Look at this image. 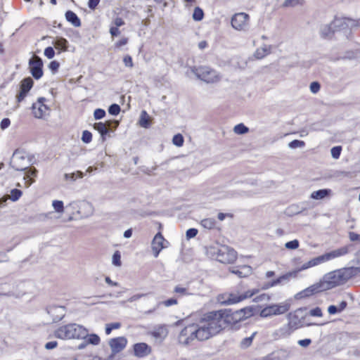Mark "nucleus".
I'll return each instance as SVG.
<instances>
[{"label": "nucleus", "mask_w": 360, "mask_h": 360, "mask_svg": "<svg viewBox=\"0 0 360 360\" xmlns=\"http://www.w3.org/2000/svg\"><path fill=\"white\" fill-rule=\"evenodd\" d=\"M300 0H285L282 6L287 7H294L300 4Z\"/></svg>", "instance_id": "603ef678"}, {"label": "nucleus", "mask_w": 360, "mask_h": 360, "mask_svg": "<svg viewBox=\"0 0 360 360\" xmlns=\"http://www.w3.org/2000/svg\"><path fill=\"white\" fill-rule=\"evenodd\" d=\"M178 302L176 298H170L162 302L165 307H169L172 305L177 304Z\"/></svg>", "instance_id": "052dcab7"}, {"label": "nucleus", "mask_w": 360, "mask_h": 360, "mask_svg": "<svg viewBox=\"0 0 360 360\" xmlns=\"http://www.w3.org/2000/svg\"><path fill=\"white\" fill-rule=\"evenodd\" d=\"M331 193L330 189L325 188L320 189L316 191H314L311 194V198L315 200H322L326 197L328 196Z\"/></svg>", "instance_id": "c85d7f7f"}, {"label": "nucleus", "mask_w": 360, "mask_h": 360, "mask_svg": "<svg viewBox=\"0 0 360 360\" xmlns=\"http://www.w3.org/2000/svg\"><path fill=\"white\" fill-rule=\"evenodd\" d=\"M29 68L32 77L39 79L43 76V61L40 57L34 55L29 60Z\"/></svg>", "instance_id": "1a4fd4ad"}, {"label": "nucleus", "mask_w": 360, "mask_h": 360, "mask_svg": "<svg viewBox=\"0 0 360 360\" xmlns=\"http://www.w3.org/2000/svg\"><path fill=\"white\" fill-rule=\"evenodd\" d=\"M249 129L243 124H238L236 125L233 128V131L237 134H244L248 132Z\"/></svg>", "instance_id": "e433bc0d"}, {"label": "nucleus", "mask_w": 360, "mask_h": 360, "mask_svg": "<svg viewBox=\"0 0 360 360\" xmlns=\"http://www.w3.org/2000/svg\"><path fill=\"white\" fill-rule=\"evenodd\" d=\"M52 206L56 212L63 213L64 212L63 202L61 200H53Z\"/></svg>", "instance_id": "58836bf2"}, {"label": "nucleus", "mask_w": 360, "mask_h": 360, "mask_svg": "<svg viewBox=\"0 0 360 360\" xmlns=\"http://www.w3.org/2000/svg\"><path fill=\"white\" fill-rule=\"evenodd\" d=\"M198 230L196 229H189L186 231V236L187 239H191L194 238L198 234Z\"/></svg>", "instance_id": "6e6d98bb"}, {"label": "nucleus", "mask_w": 360, "mask_h": 360, "mask_svg": "<svg viewBox=\"0 0 360 360\" xmlns=\"http://www.w3.org/2000/svg\"><path fill=\"white\" fill-rule=\"evenodd\" d=\"M200 224L205 229H212L216 225V220L214 218H206L200 221Z\"/></svg>", "instance_id": "2f4dec72"}, {"label": "nucleus", "mask_w": 360, "mask_h": 360, "mask_svg": "<svg viewBox=\"0 0 360 360\" xmlns=\"http://www.w3.org/2000/svg\"><path fill=\"white\" fill-rule=\"evenodd\" d=\"M165 238L160 233H158L152 241V250L155 257H158L160 251L165 247Z\"/></svg>", "instance_id": "aec40b11"}, {"label": "nucleus", "mask_w": 360, "mask_h": 360, "mask_svg": "<svg viewBox=\"0 0 360 360\" xmlns=\"http://www.w3.org/2000/svg\"><path fill=\"white\" fill-rule=\"evenodd\" d=\"M56 53L52 46H48L44 51V55L49 59L52 58Z\"/></svg>", "instance_id": "5fc2aeb1"}, {"label": "nucleus", "mask_w": 360, "mask_h": 360, "mask_svg": "<svg viewBox=\"0 0 360 360\" xmlns=\"http://www.w3.org/2000/svg\"><path fill=\"white\" fill-rule=\"evenodd\" d=\"M321 88V85L318 82H313L310 84V90L312 93L316 94Z\"/></svg>", "instance_id": "bf43d9fd"}, {"label": "nucleus", "mask_w": 360, "mask_h": 360, "mask_svg": "<svg viewBox=\"0 0 360 360\" xmlns=\"http://www.w3.org/2000/svg\"><path fill=\"white\" fill-rule=\"evenodd\" d=\"M151 118L146 110H142L140 115L139 124L141 127L148 129L150 126Z\"/></svg>", "instance_id": "bb28decb"}, {"label": "nucleus", "mask_w": 360, "mask_h": 360, "mask_svg": "<svg viewBox=\"0 0 360 360\" xmlns=\"http://www.w3.org/2000/svg\"><path fill=\"white\" fill-rule=\"evenodd\" d=\"M33 79L31 77L23 79L20 85V92L17 94L16 98L18 102H21L27 96V94L33 86Z\"/></svg>", "instance_id": "2eb2a0df"}, {"label": "nucleus", "mask_w": 360, "mask_h": 360, "mask_svg": "<svg viewBox=\"0 0 360 360\" xmlns=\"http://www.w3.org/2000/svg\"><path fill=\"white\" fill-rule=\"evenodd\" d=\"M252 269L250 266H243L238 269H233L231 272L238 275L240 278L246 277L251 274Z\"/></svg>", "instance_id": "c756f323"}, {"label": "nucleus", "mask_w": 360, "mask_h": 360, "mask_svg": "<svg viewBox=\"0 0 360 360\" xmlns=\"http://www.w3.org/2000/svg\"><path fill=\"white\" fill-rule=\"evenodd\" d=\"M151 352V348L146 343L140 342L134 345V353L137 357L142 358Z\"/></svg>", "instance_id": "4be33fe9"}, {"label": "nucleus", "mask_w": 360, "mask_h": 360, "mask_svg": "<svg viewBox=\"0 0 360 360\" xmlns=\"http://www.w3.org/2000/svg\"><path fill=\"white\" fill-rule=\"evenodd\" d=\"M348 248L347 246L342 247L340 248L334 250L330 252L323 255L324 261H328L332 259L343 256L348 253Z\"/></svg>", "instance_id": "5701e85b"}, {"label": "nucleus", "mask_w": 360, "mask_h": 360, "mask_svg": "<svg viewBox=\"0 0 360 360\" xmlns=\"http://www.w3.org/2000/svg\"><path fill=\"white\" fill-rule=\"evenodd\" d=\"M59 66H60V64L58 62L56 61V60H53V61H51L49 64V68L53 71V72H56L58 70V69L59 68Z\"/></svg>", "instance_id": "0e129e2a"}, {"label": "nucleus", "mask_w": 360, "mask_h": 360, "mask_svg": "<svg viewBox=\"0 0 360 360\" xmlns=\"http://www.w3.org/2000/svg\"><path fill=\"white\" fill-rule=\"evenodd\" d=\"M239 311H242V316L245 319L252 316L253 314V310L252 307H245L243 309H240Z\"/></svg>", "instance_id": "3c124183"}, {"label": "nucleus", "mask_w": 360, "mask_h": 360, "mask_svg": "<svg viewBox=\"0 0 360 360\" xmlns=\"http://www.w3.org/2000/svg\"><path fill=\"white\" fill-rule=\"evenodd\" d=\"M204 17V12L200 7H195L193 13V18L195 21L201 20Z\"/></svg>", "instance_id": "c9c22d12"}, {"label": "nucleus", "mask_w": 360, "mask_h": 360, "mask_svg": "<svg viewBox=\"0 0 360 360\" xmlns=\"http://www.w3.org/2000/svg\"><path fill=\"white\" fill-rule=\"evenodd\" d=\"M123 62L125 66L130 68L133 67V62L131 56H126L123 59Z\"/></svg>", "instance_id": "680f3d73"}, {"label": "nucleus", "mask_w": 360, "mask_h": 360, "mask_svg": "<svg viewBox=\"0 0 360 360\" xmlns=\"http://www.w3.org/2000/svg\"><path fill=\"white\" fill-rule=\"evenodd\" d=\"M300 271H301L299 270V268H297L292 271L288 272V273L278 277V278L272 281L271 283H268L264 288H269L270 287H273V286L277 285L278 284H281L283 282H287L289 281V278L290 277L296 278L297 276V274Z\"/></svg>", "instance_id": "412c9836"}, {"label": "nucleus", "mask_w": 360, "mask_h": 360, "mask_svg": "<svg viewBox=\"0 0 360 360\" xmlns=\"http://www.w3.org/2000/svg\"><path fill=\"white\" fill-rule=\"evenodd\" d=\"M91 133L87 130L84 131L82 136V141L85 143H89L91 141Z\"/></svg>", "instance_id": "de8ad7c7"}, {"label": "nucleus", "mask_w": 360, "mask_h": 360, "mask_svg": "<svg viewBox=\"0 0 360 360\" xmlns=\"http://www.w3.org/2000/svg\"><path fill=\"white\" fill-rule=\"evenodd\" d=\"M66 20L75 27H79L81 25L80 19L72 11H68L65 13Z\"/></svg>", "instance_id": "cd10ccee"}, {"label": "nucleus", "mask_w": 360, "mask_h": 360, "mask_svg": "<svg viewBox=\"0 0 360 360\" xmlns=\"http://www.w3.org/2000/svg\"><path fill=\"white\" fill-rule=\"evenodd\" d=\"M174 292L179 294V296L191 295V293L188 292L187 288L182 287L179 285L175 286L174 289Z\"/></svg>", "instance_id": "ea45409f"}, {"label": "nucleus", "mask_w": 360, "mask_h": 360, "mask_svg": "<svg viewBox=\"0 0 360 360\" xmlns=\"http://www.w3.org/2000/svg\"><path fill=\"white\" fill-rule=\"evenodd\" d=\"M245 320L242 311H213L205 314L197 322L185 326L179 333L178 342L184 346L195 345L219 333L226 323L235 324Z\"/></svg>", "instance_id": "f257e3e1"}, {"label": "nucleus", "mask_w": 360, "mask_h": 360, "mask_svg": "<svg viewBox=\"0 0 360 360\" xmlns=\"http://www.w3.org/2000/svg\"><path fill=\"white\" fill-rule=\"evenodd\" d=\"M249 15L245 13L235 14L231 18V25L236 30H245L248 27Z\"/></svg>", "instance_id": "ddd939ff"}, {"label": "nucleus", "mask_w": 360, "mask_h": 360, "mask_svg": "<svg viewBox=\"0 0 360 360\" xmlns=\"http://www.w3.org/2000/svg\"><path fill=\"white\" fill-rule=\"evenodd\" d=\"M184 137L181 134H178L173 136L172 143L174 145L180 147L184 144Z\"/></svg>", "instance_id": "79ce46f5"}, {"label": "nucleus", "mask_w": 360, "mask_h": 360, "mask_svg": "<svg viewBox=\"0 0 360 360\" xmlns=\"http://www.w3.org/2000/svg\"><path fill=\"white\" fill-rule=\"evenodd\" d=\"M25 171H26V174L24 176V180L25 181V187L27 188L34 182V180L30 179V177L36 176L38 172L34 167H30V168L28 167L27 169Z\"/></svg>", "instance_id": "393cba45"}, {"label": "nucleus", "mask_w": 360, "mask_h": 360, "mask_svg": "<svg viewBox=\"0 0 360 360\" xmlns=\"http://www.w3.org/2000/svg\"><path fill=\"white\" fill-rule=\"evenodd\" d=\"M47 313L52 317L53 322L60 321L65 315L66 310L63 306L52 305L46 308Z\"/></svg>", "instance_id": "f3484780"}, {"label": "nucleus", "mask_w": 360, "mask_h": 360, "mask_svg": "<svg viewBox=\"0 0 360 360\" xmlns=\"http://www.w3.org/2000/svg\"><path fill=\"white\" fill-rule=\"evenodd\" d=\"M54 336L61 340L86 339L88 329L79 324L68 323L57 328Z\"/></svg>", "instance_id": "20e7f679"}, {"label": "nucleus", "mask_w": 360, "mask_h": 360, "mask_svg": "<svg viewBox=\"0 0 360 360\" xmlns=\"http://www.w3.org/2000/svg\"><path fill=\"white\" fill-rule=\"evenodd\" d=\"M105 115V111L101 108H98L94 110V116L96 120H101Z\"/></svg>", "instance_id": "864d4df0"}, {"label": "nucleus", "mask_w": 360, "mask_h": 360, "mask_svg": "<svg viewBox=\"0 0 360 360\" xmlns=\"http://www.w3.org/2000/svg\"><path fill=\"white\" fill-rule=\"evenodd\" d=\"M290 305L288 304H271L264 308L261 312L262 317H268L272 315H280L289 310Z\"/></svg>", "instance_id": "f8f14e48"}, {"label": "nucleus", "mask_w": 360, "mask_h": 360, "mask_svg": "<svg viewBox=\"0 0 360 360\" xmlns=\"http://www.w3.org/2000/svg\"><path fill=\"white\" fill-rule=\"evenodd\" d=\"M11 124V121L8 118H4L1 120L0 126L1 129H6Z\"/></svg>", "instance_id": "69168bd1"}, {"label": "nucleus", "mask_w": 360, "mask_h": 360, "mask_svg": "<svg viewBox=\"0 0 360 360\" xmlns=\"http://www.w3.org/2000/svg\"><path fill=\"white\" fill-rule=\"evenodd\" d=\"M119 125V122L117 120H108L106 122H96L94 124V128L98 131L103 141L105 140V136L110 131H113Z\"/></svg>", "instance_id": "9d476101"}, {"label": "nucleus", "mask_w": 360, "mask_h": 360, "mask_svg": "<svg viewBox=\"0 0 360 360\" xmlns=\"http://www.w3.org/2000/svg\"><path fill=\"white\" fill-rule=\"evenodd\" d=\"M357 26V22L349 18L335 16L327 24H322L319 27V34L324 39H335L343 43L353 41L354 37L352 27Z\"/></svg>", "instance_id": "f03ea898"}, {"label": "nucleus", "mask_w": 360, "mask_h": 360, "mask_svg": "<svg viewBox=\"0 0 360 360\" xmlns=\"http://www.w3.org/2000/svg\"><path fill=\"white\" fill-rule=\"evenodd\" d=\"M309 314L312 316L321 317L323 316L321 309L320 307H316L309 311Z\"/></svg>", "instance_id": "4d7b16f0"}, {"label": "nucleus", "mask_w": 360, "mask_h": 360, "mask_svg": "<svg viewBox=\"0 0 360 360\" xmlns=\"http://www.w3.org/2000/svg\"><path fill=\"white\" fill-rule=\"evenodd\" d=\"M343 58L347 59H354V58H360V51L356 52H348L347 55L342 57Z\"/></svg>", "instance_id": "13d9d810"}, {"label": "nucleus", "mask_w": 360, "mask_h": 360, "mask_svg": "<svg viewBox=\"0 0 360 360\" xmlns=\"http://www.w3.org/2000/svg\"><path fill=\"white\" fill-rule=\"evenodd\" d=\"M349 237L351 241L360 240V235L354 232H349Z\"/></svg>", "instance_id": "774afa93"}, {"label": "nucleus", "mask_w": 360, "mask_h": 360, "mask_svg": "<svg viewBox=\"0 0 360 360\" xmlns=\"http://www.w3.org/2000/svg\"><path fill=\"white\" fill-rule=\"evenodd\" d=\"M256 334L257 332H254L251 336L243 338L240 343V348L247 349L249 347L252 345V340Z\"/></svg>", "instance_id": "473e14b6"}, {"label": "nucleus", "mask_w": 360, "mask_h": 360, "mask_svg": "<svg viewBox=\"0 0 360 360\" xmlns=\"http://www.w3.org/2000/svg\"><path fill=\"white\" fill-rule=\"evenodd\" d=\"M86 341L87 344L93 345H99V343L101 342L100 337L95 333H91V334L88 333V336L86 338Z\"/></svg>", "instance_id": "72a5a7b5"}, {"label": "nucleus", "mask_w": 360, "mask_h": 360, "mask_svg": "<svg viewBox=\"0 0 360 360\" xmlns=\"http://www.w3.org/2000/svg\"><path fill=\"white\" fill-rule=\"evenodd\" d=\"M108 344L112 350V353L115 354L120 352L126 347L127 340L124 337H117L110 339Z\"/></svg>", "instance_id": "dca6fc26"}, {"label": "nucleus", "mask_w": 360, "mask_h": 360, "mask_svg": "<svg viewBox=\"0 0 360 360\" xmlns=\"http://www.w3.org/2000/svg\"><path fill=\"white\" fill-rule=\"evenodd\" d=\"M30 162L25 153L17 149L14 151L11 158L10 165L17 171H25L28 168Z\"/></svg>", "instance_id": "6e6552de"}, {"label": "nucleus", "mask_w": 360, "mask_h": 360, "mask_svg": "<svg viewBox=\"0 0 360 360\" xmlns=\"http://www.w3.org/2000/svg\"><path fill=\"white\" fill-rule=\"evenodd\" d=\"M11 196L9 197V198L13 200V201H16L18 200L20 196L22 195V191L20 190H18L17 188H14L13 190H11Z\"/></svg>", "instance_id": "37998d69"}, {"label": "nucleus", "mask_w": 360, "mask_h": 360, "mask_svg": "<svg viewBox=\"0 0 360 360\" xmlns=\"http://www.w3.org/2000/svg\"><path fill=\"white\" fill-rule=\"evenodd\" d=\"M324 262L325 261H324L323 255H321V256L316 257L315 258H313L311 260H309V262H307V264L309 265V267L311 268V267L315 266L319 264H321Z\"/></svg>", "instance_id": "4c0bfd02"}, {"label": "nucleus", "mask_w": 360, "mask_h": 360, "mask_svg": "<svg viewBox=\"0 0 360 360\" xmlns=\"http://www.w3.org/2000/svg\"><path fill=\"white\" fill-rule=\"evenodd\" d=\"M210 250L211 253L215 255V259L221 263H232L237 257L236 252L227 246L212 247Z\"/></svg>", "instance_id": "0eeeda50"}, {"label": "nucleus", "mask_w": 360, "mask_h": 360, "mask_svg": "<svg viewBox=\"0 0 360 360\" xmlns=\"http://www.w3.org/2000/svg\"><path fill=\"white\" fill-rule=\"evenodd\" d=\"M120 107L117 104H112L108 108V112L112 115H117L120 112Z\"/></svg>", "instance_id": "c03bdc74"}, {"label": "nucleus", "mask_w": 360, "mask_h": 360, "mask_svg": "<svg viewBox=\"0 0 360 360\" xmlns=\"http://www.w3.org/2000/svg\"><path fill=\"white\" fill-rule=\"evenodd\" d=\"M259 292L257 289L249 290L243 293H225V297H227L229 300L226 301V305L236 304L240 302L247 298H250L252 297L254 295L257 294Z\"/></svg>", "instance_id": "9b49d317"}, {"label": "nucleus", "mask_w": 360, "mask_h": 360, "mask_svg": "<svg viewBox=\"0 0 360 360\" xmlns=\"http://www.w3.org/2000/svg\"><path fill=\"white\" fill-rule=\"evenodd\" d=\"M297 343L301 347H307L311 343V339H304L299 340Z\"/></svg>", "instance_id": "e2e57ef3"}, {"label": "nucleus", "mask_w": 360, "mask_h": 360, "mask_svg": "<svg viewBox=\"0 0 360 360\" xmlns=\"http://www.w3.org/2000/svg\"><path fill=\"white\" fill-rule=\"evenodd\" d=\"M299 244H300L299 241L295 239V240L287 242L285 244V248L289 249V250H295V249L298 248Z\"/></svg>", "instance_id": "8fccbe9b"}, {"label": "nucleus", "mask_w": 360, "mask_h": 360, "mask_svg": "<svg viewBox=\"0 0 360 360\" xmlns=\"http://www.w3.org/2000/svg\"><path fill=\"white\" fill-rule=\"evenodd\" d=\"M84 176V174L81 171H77L76 172L70 174H65L64 177L65 180L75 181L77 179H82Z\"/></svg>", "instance_id": "f704fd0d"}, {"label": "nucleus", "mask_w": 360, "mask_h": 360, "mask_svg": "<svg viewBox=\"0 0 360 360\" xmlns=\"http://www.w3.org/2000/svg\"><path fill=\"white\" fill-rule=\"evenodd\" d=\"M58 345V342L56 341H51L46 343L45 348L48 350L53 349L56 348Z\"/></svg>", "instance_id": "338daca9"}, {"label": "nucleus", "mask_w": 360, "mask_h": 360, "mask_svg": "<svg viewBox=\"0 0 360 360\" xmlns=\"http://www.w3.org/2000/svg\"><path fill=\"white\" fill-rule=\"evenodd\" d=\"M44 98H39L37 103L32 105V112L37 118H41L49 110V108L44 103Z\"/></svg>", "instance_id": "a211bd4d"}, {"label": "nucleus", "mask_w": 360, "mask_h": 360, "mask_svg": "<svg viewBox=\"0 0 360 360\" xmlns=\"http://www.w3.org/2000/svg\"><path fill=\"white\" fill-rule=\"evenodd\" d=\"M302 312V309H298L297 310H296L295 311L294 314H292V313H290L288 314V318H289V322L288 323H291V322H294L295 323V326H291V328L295 330L297 328H299L300 327H301V321L299 319V317H298V314Z\"/></svg>", "instance_id": "a878e982"}, {"label": "nucleus", "mask_w": 360, "mask_h": 360, "mask_svg": "<svg viewBox=\"0 0 360 360\" xmlns=\"http://www.w3.org/2000/svg\"><path fill=\"white\" fill-rule=\"evenodd\" d=\"M33 284L31 281H20L12 284L5 283L0 292L1 295L20 297L31 291Z\"/></svg>", "instance_id": "39448f33"}, {"label": "nucleus", "mask_w": 360, "mask_h": 360, "mask_svg": "<svg viewBox=\"0 0 360 360\" xmlns=\"http://www.w3.org/2000/svg\"><path fill=\"white\" fill-rule=\"evenodd\" d=\"M190 70L198 79L207 83H214L220 79L217 72L207 66L192 67Z\"/></svg>", "instance_id": "423d86ee"}, {"label": "nucleus", "mask_w": 360, "mask_h": 360, "mask_svg": "<svg viewBox=\"0 0 360 360\" xmlns=\"http://www.w3.org/2000/svg\"><path fill=\"white\" fill-rule=\"evenodd\" d=\"M323 291H325V290L321 283V281H320L319 282L316 283L311 285V286L307 288L306 289L302 290L301 292H298L296 295L295 297L297 299L304 298Z\"/></svg>", "instance_id": "4468645a"}, {"label": "nucleus", "mask_w": 360, "mask_h": 360, "mask_svg": "<svg viewBox=\"0 0 360 360\" xmlns=\"http://www.w3.org/2000/svg\"><path fill=\"white\" fill-rule=\"evenodd\" d=\"M150 334L156 339L164 340L168 334V331L165 326H159L154 328Z\"/></svg>", "instance_id": "b1692460"}, {"label": "nucleus", "mask_w": 360, "mask_h": 360, "mask_svg": "<svg viewBox=\"0 0 360 360\" xmlns=\"http://www.w3.org/2000/svg\"><path fill=\"white\" fill-rule=\"evenodd\" d=\"M291 326H295V323H288V324H285L281 327L280 328H278V330H275L272 334L275 340H278L280 338H285L289 337L294 331L291 328Z\"/></svg>", "instance_id": "6ab92c4d"}, {"label": "nucleus", "mask_w": 360, "mask_h": 360, "mask_svg": "<svg viewBox=\"0 0 360 360\" xmlns=\"http://www.w3.org/2000/svg\"><path fill=\"white\" fill-rule=\"evenodd\" d=\"M270 53V46H261L255 51L254 57L256 59H262Z\"/></svg>", "instance_id": "7c9ffc66"}, {"label": "nucleus", "mask_w": 360, "mask_h": 360, "mask_svg": "<svg viewBox=\"0 0 360 360\" xmlns=\"http://www.w3.org/2000/svg\"><path fill=\"white\" fill-rule=\"evenodd\" d=\"M342 151L341 146L333 147L330 150L331 155L334 159H338L340 158Z\"/></svg>", "instance_id": "a18cd8bd"}, {"label": "nucleus", "mask_w": 360, "mask_h": 360, "mask_svg": "<svg viewBox=\"0 0 360 360\" xmlns=\"http://www.w3.org/2000/svg\"><path fill=\"white\" fill-rule=\"evenodd\" d=\"M305 145L303 141L300 140H293L289 143L288 146L290 148H302Z\"/></svg>", "instance_id": "49530a36"}, {"label": "nucleus", "mask_w": 360, "mask_h": 360, "mask_svg": "<svg viewBox=\"0 0 360 360\" xmlns=\"http://www.w3.org/2000/svg\"><path fill=\"white\" fill-rule=\"evenodd\" d=\"M121 327V323L119 322L108 323L105 325V333L107 335L110 334L113 329H118Z\"/></svg>", "instance_id": "a19ab883"}, {"label": "nucleus", "mask_w": 360, "mask_h": 360, "mask_svg": "<svg viewBox=\"0 0 360 360\" xmlns=\"http://www.w3.org/2000/svg\"><path fill=\"white\" fill-rule=\"evenodd\" d=\"M359 273L360 267L342 268L326 274L321 281L324 290H327L345 284L348 280L355 277Z\"/></svg>", "instance_id": "7ed1b4c3"}, {"label": "nucleus", "mask_w": 360, "mask_h": 360, "mask_svg": "<svg viewBox=\"0 0 360 360\" xmlns=\"http://www.w3.org/2000/svg\"><path fill=\"white\" fill-rule=\"evenodd\" d=\"M112 264L116 266H121V255L119 251H116L112 255Z\"/></svg>", "instance_id": "09e8293b"}]
</instances>
